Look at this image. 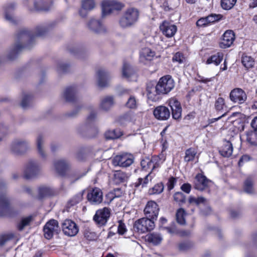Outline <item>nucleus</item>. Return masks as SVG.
<instances>
[{
	"label": "nucleus",
	"mask_w": 257,
	"mask_h": 257,
	"mask_svg": "<svg viewBox=\"0 0 257 257\" xmlns=\"http://www.w3.org/2000/svg\"><path fill=\"white\" fill-rule=\"evenodd\" d=\"M174 200L179 204L180 206L182 205L186 202V197L181 192H176L174 195Z\"/></svg>",
	"instance_id": "nucleus-48"
},
{
	"label": "nucleus",
	"mask_w": 257,
	"mask_h": 257,
	"mask_svg": "<svg viewBox=\"0 0 257 257\" xmlns=\"http://www.w3.org/2000/svg\"><path fill=\"white\" fill-rule=\"evenodd\" d=\"M34 5L35 10L38 11H47L49 10L50 9V6H48L45 3L41 0L38 2H35Z\"/></svg>",
	"instance_id": "nucleus-45"
},
{
	"label": "nucleus",
	"mask_w": 257,
	"mask_h": 257,
	"mask_svg": "<svg viewBox=\"0 0 257 257\" xmlns=\"http://www.w3.org/2000/svg\"><path fill=\"white\" fill-rule=\"evenodd\" d=\"M7 184L4 179H0V216L9 214L12 210L10 200L3 192L7 189Z\"/></svg>",
	"instance_id": "nucleus-3"
},
{
	"label": "nucleus",
	"mask_w": 257,
	"mask_h": 257,
	"mask_svg": "<svg viewBox=\"0 0 257 257\" xmlns=\"http://www.w3.org/2000/svg\"><path fill=\"white\" fill-rule=\"evenodd\" d=\"M140 55L142 60L145 59L150 61L155 56V52L149 48H145L141 50Z\"/></svg>",
	"instance_id": "nucleus-34"
},
{
	"label": "nucleus",
	"mask_w": 257,
	"mask_h": 257,
	"mask_svg": "<svg viewBox=\"0 0 257 257\" xmlns=\"http://www.w3.org/2000/svg\"><path fill=\"white\" fill-rule=\"evenodd\" d=\"M134 162L133 157L127 154L117 155L112 160L114 166H118L121 167H127L131 165Z\"/></svg>",
	"instance_id": "nucleus-12"
},
{
	"label": "nucleus",
	"mask_w": 257,
	"mask_h": 257,
	"mask_svg": "<svg viewBox=\"0 0 257 257\" xmlns=\"http://www.w3.org/2000/svg\"><path fill=\"white\" fill-rule=\"evenodd\" d=\"M123 6L121 3L113 0H105L102 3V16L104 17L113 10H120Z\"/></svg>",
	"instance_id": "nucleus-8"
},
{
	"label": "nucleus",
	"mask_w": 257,
	"mask_h": 257,
	"mask_svg": "<svg viewBox=\"0 0 257 257\" xmlns=\"http://www.w3.org/2000/svg\"><path fill=\"white\" fill-rule=\"evenodd\" d=\"M184 59L185 58L183 56V55L180 52L176 53L173 57V62H178L180 64L184 62Z\"/></svg>",
	"instance_id": "nucleus-59"
},
{
	"label": "nucleus",
	"mask_w": 257,
	"mask_h": 257,
	"mask_svg": "<svg viewBox=\"0 0 257 257\" xmlns=\"http://www.w3.org/2000/svg\"><path fill=\"white\" fill-rule=\"evenodd\" d=\"M223 57V54L221 52H218L208 58L206 61L207 64L213 63L215 65H219L222 61Z\"/></svg>",
	"instance_id": "nucleus-37"
},
{
	"label": "nucleus",
	"mask_w": 257,
	"mask_h": 257,
	"mask_svg": "<svg viewBox=\"0 0 257 257\" xmlns=\"http://www.w3.org/2000/svg\"><path fill=\"white\" fill-rule=\"evenodd\" d=\"M160 29L163 34L168 38L172 37L177 32V27L169 22L164 21L160 26Z\"/></svg>",
	"instance_id": "nucleus-22"
},
{
	"label": "nucleus",
	"mask_w": 257,
	"mask_h": 257,
	"mask_svg": "<svg viewBox=\"0 0 257 257\" xmlns=\"http://www.w3.org/2000/svg\"><path fill=\"white\" fill-rule=\"evenodd\" d=\"M29 148V142L23 139H16L11 144V150L15 154H21Z\"/></svg>",
	"instance_id": "nucleus-15"
},
{
	"label": "nucleus",
	"mask_w": 257,
	"mask_h": 257,
	"mask_svg": "<svg viewBox=\"0 0 257 257\" xmlns=\"http://www.w3.org/2000/svg\"><path fill=\"white\" fill-rule=\"evenodd\" d=\"M110 210L108 208L104 207L101 209L97 210L93 216V220L95 223L102 226L106 224L110 217Z\"/></svg>",
	"instance_id": "nucleus-9"
},
{
	"label": "nucleus",
	"mask_w": 257,
	"mask_h": 257,
	"mask_svg": "<svg viewBox=\"0 0 257 257\" xmlns=\"http://www.w3.org/2000/svg\"><path fill=\"white\" fill-rule=\"evenodd\" d=\"M164 229L171 234H174L177 233V230L175 223H173L170 226L164 227Z\"/></svg>",
	"instance_id": "nucleus-62"
},
{
	"label": "nucleus",
	"mask_w": 257,
	"mask_h": 257,
	"mask_svg": "<svg viewBox=\"0 0 257 257\" xmlns=\"http://www.w3.org/2000/svg\"><path fill=\"white\" fill-rule=\"evenodd\" d=\"M44 139L42 135H39L36 140V146L38 153L43 159H46L47 153L44 149Z\"/></svg>",
	"instance_id": "nucleus-27"
},
{
	"label": "nucleus",
	"mask_w": 257,
	"mask_h": 257,
	"mask_svg": "<svg viewBox=\"0 0 257 257\" xmlns=\"http://www.w3.org/2000/svg\"><path fill=\"white\" fill-rule=\"evenodd\" d=\"M146 91L148 99L154 102L159 100L161 98V95H163L155 82L147 83Z\"/></svg>",
	"instance_id": "nucleus-7"
},
{
	"label": "nucleus",
	"mask_w": 257,
	"mask_h": 257,
	"mask_svg": "<svg viewBox=\"0 0 257 257\" xmlns=\"http://www.w3.org/2000/svg\"><path fill=\"white\" fill-rule=\"evenodd\" d=\"M87 26L91 31L96 34L106 32L105 27L100 20L91 19L87 24Z\"/></svg>",
	"instance_id": "nucleus-19"
},
{
	"label": "nucleus",
	"mask_w": 257,
	"mask_h": 257,
	"mask_svg": "<svg viewBox=\"0 0 257 257\" xmlns=\"http://www.w3.org/2000/svg\"><path fill=\"white\" fill-rule=\"evenodd\" d=\"M15 5L11 4L7 6L5 9V19L10 23L16 24V21L12 14V11L14 10Z\"/></svg>",
	"instance_id": "nucleus-36"
},
{
	"label": "nucleus",
	"mask_w": 257,
	"mask_h": 257,
	"mask_svg": "<svg viewBox=\"0 0 257 257\" xmlns=\"http://www.w3.org/2000/svg\"><path fill=\"white\" fill-rule=\"evenodd\" d=\"M163 161L158 156H153L151 159V165H152V170L160 167Z\"/></svg>",
	"instance_id": "nucleus-52"
},
{
	"label": "nucleus",
	"mask_w": 257,
	"mask_h": 257,
	"mask_svg": "<svg viewBox=\"0 0 257 257\" xmlns=\"http://www.w3.org/2000/svg\"><path fill=\"white\" fill-rule=\"evenodd\" d=\"M243 190L247 194H253L254 193V179L252 176L247 177L244 181Z\"/></svg>",
	"instance_id": "nucleus-30"
},
{
	"label": "nucleus",
	"mask_w": 257,
	"mask_h": 257,
	"mask_svg": "<svg viewBox=\"0 0 257 257\" xmlns=\"http://www.w3.org/2000/svg\"><path fill=\"white\" fill-rule=\"evenodd\" d=\"M141 165L142 168L145 170L152 167L151 160L149 158H146V159L142 160Z\"/></svg>",
	"instance_id": "nucleus-61"
},
{
	"label": "nucleus",
	"mask_w": 257,
	"mask_h": 257,
	"mask_svg": "<svg viewBox=\"0 0 257 257\" xmlns=\"http://www.w3.org/2000/svg\"><path fill=\"white\" fill-rule=\"evenodd\" d=\"M211 181L205 176L198 174L194 179V188L196 189L202 191L208 187V184Z\"/></svg>",
	"instance_id": "nucleus-23"
},
{
	"label": "nucleus",
	"mask_w": 257,
	"mask_h": 257,
	"mask_svg": "<svg viewBox=\"0 0 257 257\" xmlns=\"http://www.w3.org/2000/svg\"><path fill=\"white\" fill-rule=\"evenodd\" d=\"M78 89L75 85L67 87L63 92V97L65 100L69 102H74L77 100V94Z\"/></svg>",
	"instance_id": "nucleus-21"
},
{
	"label": "nucleus",
	"mask_w": 257,
	"mask_h": 257,
	"mask_svg": "<svg viewBox=\"0 0 257 257\" xmlns=\"http://www.w3.org/2000/svg\"><path fill=\"white\" fill-rule=\"evenodd\" d=\"M164 186L162 182L156 184L153 187L149 190V193L151 195L159 194L164 190Z\"/></svg>",
	"instance_id": "nucleus-44"
},
{
	"label": "nucleus",
	"mask_w": 257,
	"mask_h": 257,
	"mask_svg": "<svg viewBox=\"0 0 257 257\" xmlns=\"http://www.w3.org/2000/svg\"><path fill=\"white\" fill-rule=\"evenodd\" d=\"M113 104V97L112 96H107L101 99L100 107L103 110L107 111L112 107Z\"/></svg>",
	"instance_id": "nucleus-29"
},
{
	"label": "nucleus",
	"mask_w": 257,
	"mask_h": 257,
	"mask_svg": "<svg viewBox=\"0 0 257 257\" xmlns=\"http://www.w3.org/2000/svg\"><path fill=\"white\" fill-rule=\"evenodd\" d=\"M134 117V113L129 111L120 117L119 120L121 123H125V122H131L133 120Z\"/></svg>",
	"instance_id": "nucleus-50"
},
{
	"label": "nucleus",
	"mask_w": 257,
	"mask_h": 257,
	"mask_svg": "<svg viewBox=\"0 0 257 257\" xmlns=\"http://www.w3.org/2000/svg\"><path fill=\"white\" fill-rule=\"evenodd\" d=\"M205 201V199L203 197L195 198L192 196H190L189 198V202L190 204H195L197 205L201 203H204Z\"/></svg>",
	"instance_id": "nucleus-56"
},
{
	"label": "nucleus",
	"mask_w": 257,
	"mask_h": 257,
	"mask_svg": "<svg viewBox=\"0 0 257 257\" xmlns=\"http://www.w3.org/2000/svg\"><path fill=\"white\" fill-rule=\"evenodd\" d=\"M70 69V65L62 62H58L56 70L59 74H62L68 72Z\"/></svg>",
	"instance_id": "nucleus-47"
},
{
	"label": "nucleus",
	"mask_w": 257,
	"mask_h": 257,
	"mask_svg": "<svg viewBox=\"0 0 257 257\" xmlns=\"http://www.w3.org/2000/svg\"><path fill=\"white\" fill-rule=\"evenodd\" d=\"M8 132V127L4 124H0V142L2 141Z\"/></svg>",
	"instance_id": "nucleus-58"
},
{
	"label": "nucleus",
	"mask_w": 257,
	"mask_h": 257,
	"mask_svg": "<svg viewBox=\"0 0 257 257\" xmlns=\"http://www.w3.org/2000/svg\"><path fill=\"white\" fill-rule=\"evenodd\" d=\"M169 104L172 110V117L175 119H178L181 116L182 107L180 102L176 99L169 100Z\"/></svg>",
	"instance_id": "nucleus-24"
},
{
	"label": "nucleus",
	"mask_w": 257,
	"mask_h": 257,
	"mask_svg": "<svg viewBox=\"0 0 257 257\" xmlns=\"http://www.w3.org/2000/svg\"><path fill=\"white\" fill-rule=\"evenodd\" d=\"M159 211L158 205L153 201H149L144 209V213L146 218L151 219L153 221L156 220Z\"/></svg>",
	"instance_id": "nucleus-14"
},
{
	"label": "nucleus",
	"mask_w": 257,
	"mask_h": 257,
	"mask_svg": "<svg viewBox=\"0 0 257 257\" xmlns=\"http://www.w3.org/2000/svg\"><path fill=\"white\" fill-rule=\"evenodd\" d=\"M95 0H82L81 9L79 11V14L82 17H85L87 15L86 12L93 10L96 6Z\"/></svg>",
	"instance_id": "nucleus-26"
},
{
	"label": "nucleus",
	"mask_w": 257,
	"mask_h": 257,
	"mask_svg": "<svg viewBox=\"0 0 257 257\" xmlns=\"http://www.w3.org/2000/svg\"><path fill=\"white\" fill-rule=\"evenodd\" d=\"M140 17L139 11L134 8L127 9L120 17L119 25L123 29L134 27L139 21Z\"/></svg>",
	"instance_id": "nucleus-2"
},
{
	"label": "nucleus",
	"mask_w": 257,
	"mask_h": 257,
	"mask_svg": "<svg viewBox=\"0 0 257 257\" xmlns=\"http://www.w3.org/2000/svg\"><path fill=\"white\" fill-rule=\"evenodd\" d=\"M241 62L246 69L253 67L254 64V61L251 57L244 55L242 56Z\"/></svg>",
	"instance_id": "nucleus-39"
},
{
	"label": "nucleus",
	"mask_w": 257,
	"mask_h": 257,
	"mask_svg": "<svg viewBox=\"0 0 257 257\" xmlns=\"http://www.w3.org/2000/svg\"><path fill=\"white\" fill-rule=\"evenodd\" d=\"M62 229L63 233L68 236H74L78 232L79 229L77 225L70 219H66L62 224Z\"/></svg>",
	"instance_id": "nucleus-13"
},
{
	"label": "nucleus",
	"mask_w": 257,
	"mask_h": 257,
	"mask_svg": "<svg viewBox=\"0 0 257 257\" xmlns=\"http://www.w3.org/2000/svg\"><path fill=\"white\" fill-rule=\"evenodd\" d=\"M246 141L253 146H257V133L250 131L246 133Z\"/></svg>",
	"instance_id": "nucleus-41"
},
{
	"label": "nucleus",
	"mask_w": 257,
	"mask_h": 257,
	"mask_svg": "<svg viewBox=\"0 0 257 257\" xmlns=\"http://www.w3.org/2000/svg\"><path fill=\"white\" fill-rule=\"evenodd\" d=\"M87 199L92 205L99 204L103 200V193L100 189L95 187L88 192Z\"/></svg>",
	"instance_id": "nucleus-11"
},
{
	"label": "nucleus",
	"mask_w": 257,
	"mask_h": 257,
	"mask_svg": "<svg viewBox=\"0 0 257 257\" xmlns=\"http://www.w3.org/2000/svg\"><path fill=\"white\" fill-rule=\"evenodd\" d=\"M97 84L100 87H105L108 86L111 78L109 73L104 69H99L97 72Z\"/></svg>",
	"instance_id": "nucleus-20"
},
{
	"label": "nucleus",
	"mask_w": 257,
	"mask_h": 257,
	"mask_svg": "<svg viewBox=\"0 0 257 257\" xmlns=\"http://www.w3.org/2000/svg\"><path fill=\"white\" fill-rule=\"evenodd\" d=\"M163 94L171 91L174 87L175 82L170 75H166L161 77L156 84Z\"/></svg>",
	"instance_id": "nucleus-6"
},
{
	"label": "nucleus",
	"mask_w": 257,
	"mask_h": 257,
	"mask_svg": "<svg viewBox=\"0 0 257 257\" xmlns=\"http://www.w3.org/2000/svg\"><path fill=\"white\" fill-rule=\"evenodd\" d=\"M59 230L58 222L55 219L50 220L46 223L43 228L44 236L48 239H51L54 233L57 234Z\"/></svg>",
	"instance_id": "nucleus-10"
},
{
	"label": "nucleus",
	"mask_w": 257,
	"mask_h": 257,
	"mask_svg": "<svg viewBox=\"0 0 257 257\" xmlns=\"http://www.w3.org/2000/svg\"><path fill=\"white\" fill-rule=\"evenodd\" d=\"M225 105L224 100L222 97H218L215 102V108L217 111H220L223 109Z\"/></svg>",
	"instance_id": "nucleus-57"
},
{
	"label": "nucleus",
	"mask_w": 257,
	"mask_h": 257,
	"mask_svg": "<svg viewBox=\"0 0 257 257\" xmlns=\"http://www.w3.org/2000/svg\"><path fill=\"white\" fill-rule=\"evenodd\" d=\"M237 0H221V6L224 10H229L232 9Z\"/></svg>",
	"instance_id": "nucleus-49"
},
{
	"label": "nucleus",
	"mask_w": 257,
	"mask_h": 257,
	"mask_svg": "<svg viewBox=\"0 0 257 257\" xmlns=\"http://www.w3.org/2000/svg\"><path fill=\"white\" fill-rule=\"evenodd\" d=\"M138 105V101L136 98L133 95H131L125 103V106L131 109H135Z\"/></svg>",
	"instance_id": "nucleus-51"
},
{
	"label": "nucleus",
	"mask_w": 257,
	"mask_h": 257,
	"mask_svg": "<svg viewBox=\"0 0 257 257\" xmlns=\"http://www.w3.org/2000/svg\"><path fill=\"white\" fill-rule=\"evenodd\" d=\"M233 152V146L229 141L224 142L221 149L219 150V153L222 156L224 157H230Z\"/></svg>",
	"instance_id": "nucleus-31"
},
{
	"label": "nucleus",
	"mask_w": 257,
	"mask_h": 257,
	"mask_svg": "<svg viewBox=\"0 0 257 257\" xmlns=\"http://www.w3.org/2000/svg\"><path fill=\"white\" fill-rule=\"evenodd\" d=\"M176 180L174 177H172L170 178L168 180V182L167 183L168 190L169 191H170L172 189H173L174 187V186H175V184H176Z\"/></svg>",
	"instance_id": "nucleus-64"
},
{
	"label": "nucleus",
	"mask_w": 257,
	"mask_h": 257,
	"mask_svg": "<svg viewBox=\"0 0 257 257\" xmlns=\"http://www.w3.org/2000/svg\"><path fill=\"white\" fill-rule=\"evenodd\" d=\"M186 215V212L185 210L182 208L177 210L176 217V220L178 223L181 225L185 224V216Z\"/></svg>",
	"instance_id": "nucleus-40"
},
{
	"label": "nucleus",
	"mask_w": 257,
	"mask_h": 257,
	"mask_svg": "<svg viewBox=\"0 0 257 257\" xmlns=\"http://www.w3.org/2000/svg\"><path fill=\"white\" fill-rule=\"evenodd\" d=\"M135 74V71L132 67L126 63H124L122 68V76L129 80Z\"/></svg>",
	"instance_id": "nucleus-32"
},
{
	"label": "nucleus",
	"mask_w": 257,
	"mask_h": 257,
	"mask_svg": "<svg viewBox=\"0 0 257 257\" xmlns=\"http://www.w3.org/2000/svg\"><path fill=\"white\" fill-rule=\"evenodd\" d=\"M197 154L196 151L193 148H189L185 152L184 160L186 162L192 161L194 160L195 157Z\"/></svg>",
	"instance_id": "nucleus-43"
},
{
	"label": "nucleus",
	"mask_w": 257,
	"mask_h": 257,
	"mask_svg": "<svg viewBox=\"0 0 257 257\" xmlns=\"http://www.w3.org/2000/svg\"><path fill=\"white\" fill-rule=\"evenodd\" d=\"M122 135L119 129L108 130L105 132L104 136L106 140H114L119 138Z\"/></svg>",
	"instance_id": "nucleus-38"
},
{
	"label": "nucleus",
	"mask_w": 257,
	"mask_h": 257,
	"mask_svg": "<svg viewBox=\"0 0 257 257\" xmlns=\"http://www.w3.org/2000/svg\"><path fill=\"white\" fill-rule=\"evenodd\" d=\"M222 18L221 15L215 14H211L206 17L208 25L219 21Z\"/></svg>",
	"instance_id": "nucleus-53"
},
{
	"label": "nucleus",
	"mask_w": 257,
	"mask_h": 257,
	"mask_svg": "<svg viewBox=\"0 0 257 257\" xmlns=\"http://www.w3.org/2000/svg\"><path fill=\"white\" fill-rule=\"evenodd\" d=\"M47 31L48 28L45 26L37 27L35 32H32L26 28L21 29L17 35V43L11 49L8 58L13 60L23 48L30 49L34 44L35 38L44 36Z\"/></svg>",
	"instance_id": "nucleus-1"
},
{
	"label": "nucleus",
	"mask_w": 257,
	"mask_h": 257,
	"mask_svg": "<svg viewBox=\"0 0 257 257\" xmlns=\"http://www.w3.org/2000/svg\"><path fill=\"white\" fill-rule=\"evenodd\" d=\"M235 39V35L232 30L226 31L223 35L222 41L219 46L221 48H226L230 47Z\"/></svg>",
	"instance_id": "nucleus-25"
},
{
	"label": "nucleus",
	"mask_w": 257,
	"mask_h": 257,
	"mask_svg": "<svg viewBox=\"0 0 257 257\" xmlns=\"http://www.w3.org/2000/svg\"><path fill=\"white\" fill-rule=\"evenodd\" d=\"M33 96L29 94H24L23 95L21 106L24 109H26L30 107L33 104Z\"/></svg>",
	"instance_id": "nucleus-33"
},
{
	"label": "nucleus",
	"mask_w": 257,
	"mask_h": 257,
	"mask_svg": "<svg viewBox=\"0 0 257 257\" xmlns=\"http://www.w3.org/2000/svg\"><path fill=\"white\" fill-rule=\"evenodd\" d=\"M114 178L117 183H121L126 180L127 176L125 173L120 171H117L114 174Z\"/></svg>",
	"instance_id": "nucleus-46"
},
{
	"label": "nucleus",
	"mask_w": 257,
	"mask_h": 257,
	"mask_svg": "<svg viewBox=\"0 0 257 257\" xmlns=\"http://www.w3.org/2000/svg\"><path fill=\"white\" fill-rule=\"evenodd\" d=\"M54 193L53 190L49 186L41 185L38 188V198L39 199H43L53 195Z\"/></svg>",
	"instance_id": "nucleus-28"
},
{
	"label": "nucleus",
	"mask_w": 257,
	"mask_h": 257,
	"mask_svg": "<svg viewBox=\"0 0 257 257\" xmlns=\"http://www.w3.org/2000/svg\"><path fill=\"white\" fill-rule=\"evenodd\" d=\"M154 221L146 217L137 220L133 226L134 230L140 233L151 231L154 228Z\"/></svg>",
	"instance_id": "nucleus-5"
},
{
	"label": "nucleus",
	"mask_w": 257,
	"mask_h": 257,
	"mask_svg": "<svg viewBox=\"0 0 257 257\" xmlns=\"http://www.w3.org/2000/svg\"><path fill=\"white\" fill-rule=\"evenodd\" d=\"M155 117L159 120H167L171 115L170 109L165 106L160 105L156 107L153 111Z\"/></svg>",
	"instance_id": "nucleus-18"
},
{
	"label": "nucleus",
	"mask_w": 257,
	"mask_h": 257,
	"mask_svg": "<svg viewBox=\"0 0 257 257\" xmlns=\"http://www.w3.org/2000/svg\"><path fill=\"white\" fill-rule=\"evenodd\" d=\"M150 173L148 174L147 176H146V177L144 179L141 178H139L138 181L136 182L135 184V187L137 188L141 185H142V187L146 186L147 184L149 183V177L150 176Z\"/></svg>",
	"instance_id": "nucleus-54"
},
{
	"label": "nucleus",
	"mask_w": 257,
	"mask_h": 257,
	"mask_svg": "<svg viewBox=\"0 0 257 257\" xmlns=\"http://www.w3.org/2000/svg\"><path fill=\"white\" fill-rule=\"evenodd\" d=\"M198 27H205L208 25L206 17L199 19L196 22Z\"/></svg>",
	"instance_id": "nucleus-63"
},
{
	"label": "nucleus",
	"mask_w": 257,
	"mask_h": 257,
	"mask_svg": "<svg viewBox=\"0 0 257 257\" xmlns=\"http://www.w3.org/2000/svg\"><path fill=\"white\" fill-rule=\"evenodd\" d=\"M33 218L31 215L23 217L17 224V228L19 231L23 230L25 228L29 226L33 221Z\"/></svg>",
	"instance_id": "nucleus-35"
},
{
	"label": "nucleus",
	"mask_w": 257,
	"mask_h": 257,
	"mask_svg": "<svg viewBox=\"0 0 257 257\" xmlns=\"http://www.w3.org/2000/svg\"><path fill=\"white\" fill-rule=\"evenodd\" d=\"M53 166L57 173L60 176H64L70 168L69 162L64 159L54 161Z\"/></svg>",
	"instance_id": "nucleus-16"
},
{
	"label": "nucleus",
	"mask_w": 257,
	"mask_h": 257,
	"mask_svg": "<svg viewBox=\"0 0 257 257\" xmlns=\"http://www.w3.org/2000/svg\"><path fill=\"white\" fill-rule=\"evenodd\" d=\"M14 235L12 233L5 234L0 235V246L4 245L6 242L11 240Z\"/></svg>",
	"instance_id": "nucleus-55"
},
{
	"label": "nucleus",
	"mask_w": 257,
	"mask_h": 257,
	"mask_svg": "<svg viewBox=\"0 0 257 257\" xmlns=\"http://www.w3.org/2000/svg\"><path fill=\"white\" fill-rule=\"evenodd\" d=\"M163 239L161 235L158 233H153L148 237V240L155 245L160 244Z\"/></svg>",
	"instance_id": "nucleus-42"
},
{
	"label": "nucleus",
	"mask_w": 257,
	"mask_h": 257,
	"mask_svg": "<svg viewBox=\"0 0 257 257\" xmlns=\"http://www.w3.org/2000/svg\"><path fill=\"white\" fill-rule=\"evenodd\" d=\"M41 168L37 161L30 160L25 166L23 176L26 179L29 180L37 177L41 173Z\"/></svg>",
	"instance_id": "nucleus-4"
},
{
	"label": "nucleus",
	"mask_w": 257,
	"mask_h": 257,
	"mask_svg": "<svg viewBox=\"0 0 257 257\" xmlns=\"http://www.w3.org/2000/svg\"><path fill=\"white\" fill-rule=\"evenodd\" d=\"M126 231V229L124 223L121 220L118 221V225L117 232L118 234L123 235Z\"/></svg>",
	"instance_id": "nucleus-60"
},
{
	"label": "nucleus",
	"mask_w": 257,
	"mask_h": 257,
	"mask_svg": "<svg viewBox=\"0 0 257 257\" xmlns=\"http://www.w3.org/2000/svg\"><path fill=\"white\" fill-rule=\"evenodd\" d=\"M230 100L239 104L243 103L247 99L245 92L241 88H235L230 93Z\"/></svg>",
	"instance_id": "nucleus-17"
}]
</instances>
